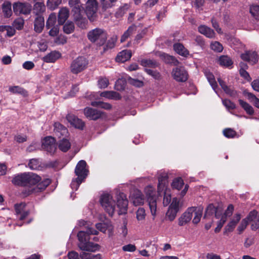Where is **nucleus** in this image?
Wrapping results in <instances>:
<instances>
[{"mask_svg": "<svg viewBox=\"0 0 259 259\" xmlns=\"http://www.w3.org/2000/svg\"><path fill=\"white\" fill-rule=\"evenodd\" d=\"M117 203L113 199V197L109 193H104L101 196L100 201L101 204L105 211L112 216L115 210L116 205L118 208L119 214L126 213L128 206V200L126 196L123 193H119L117 195Z\"/></svg>", "mask_w": 259, "mask_h": 259, "instance_id": "f257e3e1", "label": "nucleus"}, {"mask_svg": "<svg viewBox=\"0 0 259 259\" xmlns=\"http://www.w3.org/2000/svg\"><path fill=\"white\" fill-rule=\"evenodd\" d=\"M98 231L88 226L87 231H80L78 233V247L80 249L88 251H95L99 250V245L89 241L90 235H97Z\"/></svg>", "mask_w": 259, "mask_h": 259, "instance_id": "f03ea898", "label": "nucleus"}, {"mask_svg": "<svg viewBox=\"0 0 259 259\" xmlns=\"http://www.w3.org/2000/svg\"><path fill=\"white\" fill-rule=\"evenodd\" d=\"M168 176L167 174L161 172L158 174V184L157 186V192L159 195L163 194V203L164 206L168 205L170 202L171 198L170 189L168 186Z\"/></svg>", "mask_w": 259, "mask_h": 259, "instance_id": "7ed1b4c3", "label": "nucleus"}, {"mask_svg": "<svg viewBox=\"0 0 259 259\" xmlns=\"http://www.w3.org/2000/svg\"><path fill=\"white\" fill-rule=\"evenodd\" d=\"M144 192L151 214L153 217V219H154L156 215L157 209V197L154 188L151 186H148L145 188Z\"/></svg>", "mask_w": 259, "mask_h": 259, "instance_id": "20e7f679", "label": "nucleus"}, {"mask_svg": "<svg viewBox=\"0 0 259 259\" xmlns=\"http://www.w3.org/2000/svg\"><path fill=\"white\" fill-rule=\"evenodd\" d=\"M88 38L91 42L102 46L107 39V34L102 29L97 28L88 32Z\"/></svg>", "mask_w": 259, "mask_h": 259, "instance_id": "39448f33", "label": "nucleus"}, {"mask_svg": "<svg viewBox=\"0 0 259 259\" xmlns=\"http://www.w3.org/2000/svg\"><path fill=\"white\" fill-rule=\"evenodd\" d=\"M88 63V60L84 57H78L72 61L70 66V71L77 74L85 70Z\"/></svg>", "mask_w": 259, "mask_h": 259, "instance_id": "423d86ee", "label": "nucleus"}, {"mask_svg": "<svg viewBox=\"0 0 259 259\" xmlns=\"http://www.w3.org/2000/svg\"><path fill=\"white\" fill-rule=\"evenodd\" d=\"M98 3L96 0H88L86 3L85 13L91 21L96 20L97 16Z\"/></svg>", "mask_w": 259, "mask_h": 259, "instance_id": "0eeeda50", "label": "nucleus"}, {"mask_svg": "<svg viewBox=\"0 0 259 259\" xmlns=\"http://www.w3.org/2000/svg\"><path fill=\"white\" fill-rule=\"evenodd\" d=\"M173 78L178 82H185L188 77V74L183 67L174 68L171 72Z\"/></svg>", "mask_w": 259, "mask_h": 259, "instance_id": "6e6552de", "label": "nucleus"}, {"mask_svg": "<svg viewBox=\"0 0 259 259\" xmlns=\"http://www.w3.org/2000/svg\"><path fill=\"white\" fill-rule=\"evenodd\" d=\"M42 148L51 154H53L56 150L55 140L52 137L45 138L42 143Z\"/></svg>", "mask_w": 259, "mask_h": 259, "instance_id": "1a4fd4ad", "label": "nucleus"}, {"mask_svg": "<svg viewBox=\"0 0 259 259\" xmlns=\"http://www.w3.org/2000/svg\"><path fill=\"white\" fill-rule=\"evenodd\" d=\"M87 163L84 160H81L77 164L75 173L78 177L84 180L88 174V170L86 168Z\"/></svg>", "mask_w": 259, "mask_h": 259, "instance_id": "9d476101", "label": "nucleus"}, {"mask_svg": "<svg viewBox=\"0 0 259 259\" xmlns=\"http://www.w3.org/2000/svg\"><path fill=\"white\" fill-rule=\"evenodd\" d=\"M130 198L133 204L135 206L144 204V197L142 192L138 189H135L131 192Z\"/></svg>", "mask_w": 259, "mask_h": 259, "instance_id": "9b49d317", "label": "nucleus"}, {"mask_svg": "<svg viewBox=\"0 0 259 259\" xmlns=\"http://www.w3.org/2000/svg\"><path fill=\"white\" fill-rule=\"evenodd\" d=\"M13 10L16 14H27L30 13L31 7L27 4L16 3L13 5Z\"/></svg>", "mask_w": 259, "mask_h": 259, "instance_id": "f8f14e48", "label": "nucleus"}, {"mask_svg": "<svg viewBox=\"0 0 259 259\" xmlns=\"http://www.w3.org/2000/svg\"><path fill=\"white\" fill-rule=\"evenodd\" d=\"M193 207L188 208L178 219V224L183 226L189 223L193 217Z\"/></svg>", "mask_w": 259, "mask_h": 259, "instance_id": "ddd939ff", "label": "nucleus"}, {"mask_svg": "<svg viewBox=\"0 0 259 259\" xmlns=\"http://www.w3.org/2000/svg\"><path fill=\"white\" fill-rule=\"evenodd\" d=\"M16 214L20 220H24L29 214V210L26 208L24 203L16 204L15 205Z\"/></svg>", "mask_w": 259, "mask_h": 259, "instance_id": "4468645a", "label": "nucleus"}, {"mask_svg": "<svg viewBox=\"0 0 259 259\" xmlns=\"http://www.w3.org/2000/svg\"><path fill=\"white\" fill-rule=\"evenodd\" d=\"M96 227L99 231L104 233H105L107 231L109 237L112 236L113 234L114 227L109 222L96 224Z\"/></svg>", "mask_w": 259, "mask_h": 259, "instance_id": "2eb2a0df", "label": "nucleus"}, {"mask_svg": "<svg viewBox=\"0 0 259 259\" xmlns=\"http://www.w3.org/2000/svg\"><path fill=\"white\" fill-rule=\"evenodd\" d=\"M26 186L31 187L35 185L41 179L38 175L33 173H25Z\"/></svg>", "mask_w": 259, "mask_h": 259, "instance_id": "dca6fc26", "label": "nucleus"}, {"mask_svg": "<svg viewBox=\"0 0 259 259\" xmlns=\"http://www.w3.org/2000/svg\"><path fill=\"white\" fill-rule=\"evenodd\" d=\"M241 58L251 64H255L258 61L257 55L254 51H246L241 55Z\"/></svg>", "mask_w": 259, "mask_h": 259, "instance_id": "f3484780", "label": "nucleus"}, {"mask_svg": "<svg viewBox=\"0 0 259 259\" xmlns=\"http://www.w3.org/2000/svg\"><path fill=\"white\" fill-rule=\"evenodd\" d=\"M84 114L88 118L96 120L101 116L102 113L96 109L87 107L84 109Z\"/></svg>", "mask_w": 259, "mask_h": 259, "instance_id": "a211bd4d", "label": "nucleus"}, {"mask_svg": "<svg viewBox=\"0 0 259 259\" xmlns=\"http://www.w3.org/2000/svg\"><path fill=\"white\" fill-rule=\"evenodd\" d=\"M68 121L75 127L82 129L84 126V122L73 114H68L66 116Z\"/></svg>", "mask_w": 259, "mask_h": 259, "instance_id": "6ab92c4d", "label": "nucleus"}, {"mask_svg": "<svg viewBox=\"0 0 259 259\" xmlns=\"http://www.w3.org/2000/svg\"><path fill=\"white\" fill-rule=\"evenodd\" d=\"M241 215L239 213L235 214L228 225L225 227V232H232L236 227L237 223L241 220Z\"/></svg>", "mask_w": 259, "mask_h": 259, "instance_id": "aec40b11", "label": "nucleus"}, {"mask_svg": "<svg viewBox=\"0 0 259 259\" xmlns=\"http://www.w3.org/2000/svg\"><path fill=\"white\" fill-rule=\"evenodd\" d=\"M73 16L74 20L77 26L82 29L87 28L88 25V21L82 16L81 12L74 13Z\"/></svg>", "mask_w": 259, "mask_h": 259, "instance_id": "412c9836", "label": "nucleus"}, {"mask_svg": "<svg viewBox=\"0 0 259 259\" xmlns=\"http://www.w3.org/2000/svg\"><path fill=\"white\" fill-rule=\"evenodd\" d=\"M132 55L131 50H125L119 52L116 57V61L118 62L123 63L130 60Z\"/></svg>", "mask_w": 259, "mask_h": 259, "instance_id": "4be33fe9", "label": "nucleus"}, {"mask_svg": "<svg viewBox=\"0 0 259 259\" xmlns=\"http://www.w3.org/2000/svg\"><path fill=\"white\" fill-rule=\"evenodd\" d=\"M69 16V11L65 7L60 9L58 13V22L59 25L63 24Z\"/></svg>", "mask_w": 259, "mask_h": 259, "instance_id": "5701e85b", "label": "nucleus"}, {"mask_svg": "<svg viewBox=\"0 0 259 259\" xmlns=\"http://www.w3.org/2000/svg\"><path fill=\"white\" fill-rule=\"evenodd\" d=\"M218 81L226 94L232 97H236L237 96V91L234 90L233 88L230 86L227 85L225 82L220 78H218Z\"/></svg>", "mask_w": 259, "mask_h": 259, "instance_id": "b1692460", "label": "nucleus"}, {"mask_svg": "<svg viewBox=\"0 0 259 259\" xmlns=\"http://www.w3.org/2000/svg\"><path fill=\"white\" fill-rule=\"evenodd\" d=\"M61 54L58 51H52L42 58V60L46 63H54L59 59Z\"/></svg>", "mask_w": 259, "mask_h": 259, "instance_id": "393cba45", "label": "nucleus"}, {"mask_svg": "<svg viewBox=\"0 0 259 259\" xmlns=\"http://www.w3.org/2000/svg\"><path fill=\"white\" fill-rule=\"evenodd\" d=\"M44 25L45 20L44 17L41 15L37 16L34 22V31L36 33H40L44 27Z\"/></svg>", "mask_w": 259, "mask_h": 259, "instance_id": "a878e982", "label": "nucleus"}, {"mask_svg": "<svg viewBox=\"0 0 259 259\" xmlns=\"http://www.w3.org/2000/svg\"><path fill=\"white\" fill-rule=\"evenodd\" d=\"M54 133L59 138H61V136H66L68 134L67 128L59 122H56L54 124Z\"/></svg>", "mask_w": 259, "mask_h": 259, "instance_id": "bb28decb", "label": "nucleus"}, {"mask_svg": "<svg viewBox=\"0 0 259 259\" xmlns=\"http://www.w3.org/2000/svg\"><path fill=\"white\" fill-rule=\"evenodd\" d=\"M51 180L49 179H45L39 183H38L36 187L31 189L32 193H37L45 190L49 185Z\"/></svg>", "mask_w": 259, "mask_h": 259, "instance_id": "cd10ccee", "label": "nucleus"}, {"mask_svg": "<svg viewBox=\"0 0 259 259\" xmlns=\"http://www.w3.org/2000/svg\"><path fill=\"white\" fill-rule=\"evenodd\" d=\"M193 207L194 209V211H193V217H194V218L192 220V222L195 224H197L200 221V219L202 217L203 209L201 206Z\"/></svg>", "mask_w": 259, "mask_h": 259, "instance_id": "c85d7f7f", "label": "nucleus"}, {"mask_svg": "<svg viewBox=\"0 0 259 259\" xmlns=\"http://www.w3.org/2000/svg\"><path fill=\"white\" fill-rule=\"evenodd\" d=\"M174 50L177 54L184 57H187L189 54L188 50L180 43H176L174 44Z\"/></svg>", "mask_w": 259, "mask_h": 259, "instance_id": "c756f323", "label": "nucleus"}, {"mask_svg": "<svg viewBox=\"0 0 259 259\" xmlns=\"http://www.w3.org/2000/svg\"><path fill=\"white\" fill-rule=\"evenodd\" d=\"M198 31L200 33L205 35L208 38H211L214 37L215 33L214 31L205 25L200 26L198 27Z\"/></svg>", "mask_w": 259, "mask_h": 259, "instance_id": "7c9ffc66", "label": "nucleus"}, {"mask_svg": "<svg viewBox=\"0 0 259 259\" xmlns=\"http://www.w3.org/2000/svg\"><path fill=\"white\" fill-rule=\"evenodd\" d=\"M100 96L108 99L119 100L121 96L117 92L114 91H105L100 93Z\"/></svg>", "mask_w": 259, "mask_h": 259, "instance_id": "2f4dec72", "label": "nucleus"}, {"mask_svg": "<svg viewBox=\"0 0 259 259\" xmlns=\"http://www.w3.org/2000/svg\"><path fill=\"white\" fill-rule=\"evenodd\" d=\"M69 5L72 8L73 14L82 12V7L79 0H69Z\"/></svg>", "mask_w": 259, "mask_h": 259, "instance_id": "473e14b6", "label": "nucleus"}, {"mask_svg": "<svg viewBox=\"0 0 259 259\" xmlns=\"http://www.w3.org/2000/svg\"><path fill=\"white\" fill-rule=\"evenodd\" d=\"M12 183L16 185L26 186L25 173L15 176L12 180Z\"/></svg>", "mask_w": 259, "mask_h": 259, "instance_id": "72a5a7b5", "label": "nucleus"}, {"mask_svg": "<svg viewBox=\"0 0 259 259\" xmlns=\"http://www.w3.org/2000/svg\"><path fill=\"white\" fill-rule=\"evenodd\" d=\"M160 57L166 63L172 64L174 65L179 64L178 61L172 56L162 53L160 54Z\"/></svg>", "mask_w": 259, "mask_h": 259, "instance_id": "f704fd0d", "label": "nucleus"}, {"mask_svg": "<svg viewBox=\"0 0 259 259\" xmlns=\"http://www.w3.org/2000/svg\"><path fill=\"white\" fill-rule=\"evenodd\" d=\"M205 75L212 89L215 91L216 93H217L216 91L217 83L215 80L214 75L209 71H205Z\"/></svg>", "mask_w": 259, "mask_h": 259, "instance_id": "c9c22d12", "label": "nucleus"}, {"mask_svg": "<svg viewBox=\"0 0 259 259\" xmlns=\"http://www.w3.org/2000/svg\"><path fill=\"white\" fill-rule=\"evenodd\" d=\"M238 101L240 105L247 114L249 115H252L254 113V110L253 107L248 103L244 101L241 99H239Z\"/></svg>", "mask_w": 259, "mask_h": 259, "instance_id": "e433bc0d", "label": "nucleus"}, {"mask_svg": "<svg viewBox=\"0 0 259 259\" xmlns=\"http://www.w3.org/2000/svg\"><path fill=\"white\" fill-rule=\"evenodd\" d=\"M218 62L220 65L225 67H229L233 64L232 60L227 56H221Z\"/></svg>", "mask_w": 259, "mask_h": 259, "instance_id": "4c0bfd02", "label": "nucleus"}, {"mask_svg": "<svg viewBox=\"0 0 259 259\" xmlns=\"http://www.w3.org/2000/svg\"><path fill=\"white\" fill-rule=\"evenodd\" d=\"M46 10L45 4L41 2H37L34 5V13L37 16L44 13Z\"/></svg>", "mask_w": 259, "mask_h": 259, "instance_id": "58836bf2", "label": "nucleus"}, {"mask_svg": "<svg viewBox=\"0 0 259 259\" xmlns=\"http://www.w3.org/2000/svg\"><path fill=\"white\" fill-rule=\"evenodd\" d=\"M58 147L62 151L66 152L70 148L71 144L68 140L63 139L60 141L58 144Z\"/></svg>", "mask_w": 259, "mask_h": 259, "instance_id": "ea45409f", "label": "nucleus"}, {"mask_svg": "<svg viewBox=\"0 0 259 259\" xmlns=\"http://www.w3.org/2000/svg\"><path fill=\"white\" fill-rule=\"evenodd\" d=\"M182 205V200L180 199H179L175 197L172 199V202L169 207L179 211Z\"/></svg>", "mask_w": 259, "mask_h": 259, "instance_id": "a19ab883", "label": "nucleus"}, {"mask_svg": "<svg viewBox=\"0 0 259 259\" xmlns=\"http://www.w3.org/2000/svg\"><path fill=\"white\" fill-rule=\"evenodd\" d=\"M3 12L7 17H9L12 15L11 4L9 2H5L3 5Z\"/></svg>", "mask_w": 259, "mask_h": 259, "instance_id": "79ce46f5", "label": "nucleus"}, {"mask_svg": "<svg viewBox=\"0 0 259 259\" xmlns=\"http://www.w3.org/2000/svg\"><path fill=\"white\" fill-rule=\"evenodd\" d=\"M9 91L13 94H19L24 96H25L27 94L26 91L19 86L10 87Z\"/></svg>", "mask_w": 259, "mask_h": 259, "instance_id": "37998d69", "label": "nucleus"}, {"mask_svg": "<svg viewBox=\"0 0 259 259\" xmlns=\"http://www.w3.org/2000/svg\"><path fill=\"white\" fill-rule=\"evenodd\" d=\"M56 22V15L54 13H51L47 21L46 27L48 29L52 27L55 26Z\"/></svg>", "mask_w": 259, "mask_h": 259, "instance_id": "c03bdc74", "label": "nucleus"}, {"mask_svg": "<svg viewBox=\"0 0 259 259\" xmlns=\"http://www.w3.org/2000/svg\"><path fill=\"white\" fill-rule=\"evenodd\" d=\"M74 30V23L71 21L67 22L63 26V31L66 34H70Z\"/></svg>", "mask_w": 259, "mask_h": 259, "instance_id": "a18cd8bd", "label": "nucleus"}, {"mask_svg": "<svg viewBox=\"0 0 259 259\" xmlns=\"http://www.w3.org/2000/svg\"><path fill=\"white\" fill-rule=\"evenodd\" d=\"M62 0H48L47 6L49 9L54 10L61 4Z\"/></svg>", "mask_w": 259, "mask_h": 259, "instance_id": "49530a36", "label": "nucleus"}, {"mask_svg": "<svg viewBox=\"0 0 259 259\" xmlns=\"http://www.w3.org/2000/svg\"><path fill=\"white\" fill-rule=\"evenodd\" d=\"M183 185L184 182L182 179L181 178L175 179L171 184V186L173 188L179 190L182 189Z\"/></svg>", "mask_w": 259, "mask_h": 259, "instance_id": "de8ad7c7", "label": "nucleus"}, {"mask_svg": "<svg viewBox=\"0 0 259 259\" xmlns=\"http://www.w3.org/2000/svg\"><path fill=\"white\" fill-rule=\"evenodd\" d=\"M130 6L129 5L126 4L120 7L117 12H116V17H122L129 9Z\"/></svg>", "mask_w": 259, "mask_h": 259, "instance_id": "09e8293b", "label": "nucleus"}, {"mask_svg": "<svg viewBox=\"0 0 259 259\" xmlns=\"http://www.w3.org/2000/svg\"><path fill=\"white\" fill-rule=\"evenodd\" d=\"M136 30L135 26H130L128 29L124 33L121 37V42L124 41L128 37Z\"/></svg>", "mask_w": 259, "mask_h": 259, "instance_id": "8fccbe9b", "label": "nucleus"}, {"mask_svg": "<svg viewBox=\"0 0 259 259\" xmlns=\"http://www.w3.org/2000/svg\"><path fill=\"white\" fill-rule=\"evenodd\" d=\"M250 13L256 19L259 20V6H251L250 7Z\"/></svg>", "mask_w": 259, "mask_h": 259, "instance_id": "3c124183", "label": "nucleus"}, {"mask_svg": "<svg viewBox=\"0 0 259 259\" xmlns=\"http://www.w3.org/2000/svg\"><path fill=\"white\" fill-rule=\"evenodd\" d=\"M146 212L143 208H139L136 212V218L138 221H144L145 219Z\"/></svg>", "mask_w": 259, "mask_h": 259, "instance_id": "603ef678", "label": "nucleus"}, {"mask_svg": "<svg viewBox=\"0 0 259 259\" xmlns=\"http://www.w3.org/2000/svg\"><path fill=\"white\" fill-rule=\"evenodd\" d=\"M178 212V211L176 210L168 207L166 215L170 221H172L176 218Z\"/></svg>", "mask_w": 259, "mask_h": 259, "instance_id": "864d4df0", "label": "nucleus"}, {"mask_svg": "<svg viewBox=\"0 0 259 259\" xmlns=\"http://www.w3.org/2000/svg\"><path fill=\"white\" fill-rule=\"evenodd\" d=\"M102 7L107 9L112 7L117 0H100Z\"/></svg>", "mask_w": 259, "mask_h": 259, "instance_id": "5fc2aeb1", "label": "nucleus"}, {"mask_svg": "<svg viewBox=\"0 0 259 259\" xmlns=\"http://www.w3.org/2000/svg\"><path fill=\"white\" fill-rule=\"evenodd\" d=\"M210 48L217 52H221L223 50L222 45L218 41L212 42L210 44Z\"/></svg>", "mask_w": 259, "mask_h": 259, "instance_id": "6e6d98bb", "label": "nucleus"}, {"mask_svg": "<svg viewBox=\"0 0 259 259\" xmlns=\"http://www.w3.org/2000/svg\"><path fill=\"white\" fill-rule=\"evenodd\" d=\"M28 166L31 169H38L40 166V162L38 159H32L29 161Z\"/></svg>", "mask_w": 259, "mask_h": 259, "instance_id": "4d7b16f0", "label": "nucleus"}, {"mask_svg": "<svg viewBox=\"0 0 259 259\" xmlns=\"http://www.w3.org/2000/svg\"><path fill=\"white\" fill-rule=\"evenodd\" d=\"M109 80L106 77H100L98 81V85L100 89H105L108 87Z\"/></svg>", "mask_w": 259, "mask_h": 259, "instance_id": "13d9d810", "label": "nucleus"}, {"mask_svg": "<svg viewBox=\"0 0 259 259\" xmlns=\"http://www.w3.org/2000/svg\"><path fill=\"white\" fill-rule=\"evenodd\" d=\"M257 215V212L256 210L251 211L246 218L248 221L252 222V224L257 223V220L256 221V219Z\"/></svg>", "mask_w": 259, "mask_h": 259, "instance_id": "bf43d9fd", "label": "nucleus"}, {"mask_svg": "<svg viewBox=\"0 0 259 259\" xmlns=\"http://www.w3.org/2000/svg\"><path fill=\"white\" fill-rule=\"evenodd\" d=\"M223 134L228 138H233L236 135V133L231 128H226L223 131Z\"/></svg>", "mask_w": 259, "mask_h": 259, "instance_id": "052dcab7", "label": "nucleus"}, {"mask_svg": "<svg viewBox=\"0 0 259 259\" xmlns=\"http://www.w3.org/2000/svg\"><path fill=\"white\" fill-rule=\"evenodd\" d=\"M125 85V81L122 79H119L115 82V89L118 91H122L124 90Z\"/></svg>", "mask_w": 259, "mask_h": 259, "instance_id": "680f3d73", "label": "nucleus"}, {"mask_svg": "<svg viewBox=\"0 0 259 259\" xmlns=\"http://www.w3.org/2000/svg\"><path fill=\"white\" fill-rule=\"evenodd\" d=\"M248 222L247 219H244L241 221L237 228V231L239 233H241L245 229L248 225Z\"/></svg>", "mask_w": 259, "mask_h": 259, "instance_id": "e2e57ef3", "label": "nucleus"}, {"mask_svg": "<svg viewBox=\"0 0 259 259\" xmlns=\"http://www.w3.org/2000/svg\"><path fill=\"white\" fill-rule=\"evenodd\" d=\"M216 213V208L214 206L211 204H209L206 208L205 211V214L204 215V218H206L207 215H210L212 214Z\"/></svg>", "mask_w": 259, "mask_h": 259, "instance_id": "0e129e2a", "label": "nucleus"}, {"mask_svg": "<svg viewBox=\"0 0 259 259\" xmlns=\"http://www.w3.org/2000/svg\"><path fill=\"white\" fill-rule=\"evenodd\" d=\"M83 180H82L81 178L77 177L75 180L72 181L71 183V187L72 189L76 190Z\"/></svg>", "mask_w": 259, "mask_h": 259, "instance_id": "69168bd1", "label": "nucleus"}, {"mask_svg": "<svg viewBox=\"0 0 259 259\" xmlns=\"http://www.w3.org/2000/svg\"><path fill=\"white\" fill-rule=\"evenodd\" d=\"M24 25V20L21 18L16 19L13 23V26L17 29H21Z\"/></svg>", "mask_w": 259, "mask_h": 259, "instance_id": "338daca9", "label": "nucleus"}, {"mask_svg": "<svg viewBox=\"0 0 259 259\" xmlns=\"http://www.w3.org/2000/svg\"><path fill=\"white\" fill-rule=\"evenodd\" d=\"M54 42L57 45H64L67 42V37L65 35H60L55 38Z\"/></svg>", "mask_w": 259, "mask_h": 259, "instance_id": "774afa93", "label": "nucleus"}]
</instances>
